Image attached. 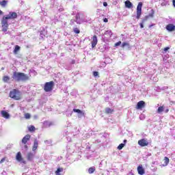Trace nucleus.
I'll return each mask as SVG.
<instances>
[{
	"mask_svg": "<svg viewBox=\"0 0 175 175\" xmlns=\"http://www.w3.org/2000/svg\"><path fill=\"white\" fill-rule=\"evenodd\" d=\"M17 18V13L14 12H10L8 15L3 16L1 19L2 31L7 32L9 29V23L8 20H14Z\"/></svg>",
	"mask_w": 175,
	"mask_h": 175,
	"instance_id": "nucleus-1",
	"label": "nucleus"
},
{
	"mask_svg": "<svg viewBox=\"0 0 175 175\" xmlns=\"http://www.w3.org/2000/svg\"><path fill=\"white\" fill-rule=\"evenodd\" d=\"M12 79L16 81H27V80H29V77L23 72H14Z\"/></svg>",
	"mask_w": 175,
	"mask_h": 175,
	"instance_id": "nucleus-2",
	"label": "nucleus"
},
{
	"mask_svg": "<svg viewBox=\"0 0 175 175\" xmlns=\"http://www.w3.org/2000/svg\"><path fill=\"white\" fill-rule=\"evenodd\" d=\"M10 98L14 99V100H21L23 96H21V92L17 89H13L10 92L9 94Z\"/></svg>",
	"mask_w": 175,
	"mask_h": 175,
	"instance_id": "nucleus-3",
	"label": "nucleus"
},
{
	"mask_svg": "<svg viewBox=\"0 0 175 175\" xmlns=\"http://www.w3.org/2000/svg\"><path fill=\"white\" fill-rule=\"evenodd\" d=\"M54 88V81H51L49 82H46L44 85V90L45 92H51Z\"/></svg>",
	"mask_w": 175,
	"mask_h": 175,
	"instance_id": "nucleus-4",
	"label": "nucleus"
},
{
	"mask_svg": "<svg viewBox=\"0 0 175 175\" xmlns=\"http://www.w3.org/2000/svg\"><path fill=\"white\" fill-rule=\"evenodd\" d=\"M142 8H143V3L139 2L137 6V16L136 18L137 20L140 19V17L142 16Z\"/></svg>",
	"mask_w": 175,
	"mask_h": 175,
	"instance_id": "nucleus-5",
	"label": "nucleus"
},
{
	"mask_svg": "<svg viewBox=\"0 0 175 175\" xmlns=\"http://www.w3.org/2000/svg\"><path fill=\"white\" fill-rule=\"evenodd\" d=\"M138 144L139 146H140V147H147L149 143L148 141H147V139L144 138L138 141Z\"/></svg>",
	"mask_w": 175,
	"mask_h": 175,
	"instance_id": "nucleus-6",
	"label": "nucleus"
},
{
	"mask_svg": "<svg viewBox=\"0 0 175 175\" xmlns=\"http://www.w3.org/2000/svg\"><path fill=\"white\" fill-rule=\"evenodd\" d=\"M92 49H94V47H96V45L98 44V37L96 35L93 36L92 38Z\"/></svg>",
	"mask_w": 175,
	"mask_h": 175,
	"instance_id": "nucleus-7",
	"label": "nucleus"
},
{
	"mask_svg": "<svg viewBox=\"0 0 175 175\" xmlns=\"http://www.w3.org/2000/svg\"><path fill=\"white\" fill-rule=\"evenodd\" d=\"M143 107H146V103L143 100H141L137 103L135 109H137V110H140L143 109Z\"/></svg>",
	"mask_w": 175,
	"mask_h": 175,
	"instance_id": "nucleus-8",
	"label": "nucleus"
},
{
	"mask_svg": "<svg viewBox=\"0 0 175 175\" xmlns=\"http://www.w3.org/2000/svg\"><path fill=\"white\" fill-rule=\"evenodd\" d=\"M138 174L143 175L146 173V171L144 170V168H143V165H140L137 168Z\"/></svg>",
	"mask_w": 175,
	"mask_h": 175,
	"instance_id": "nucleus-9",
	"label": "nucleus"
},
{
	"mask_svg": "<svg viewBox=\"0 0 175 175\" xmlns=\"http://www.w3.org/2000/svg\"><path fill=\"white\" fill-rule=\"evenodd\" d=\"M31 139V135L29 134L26 135L22 139V143L23 144H27L28 142H29V139Z\"/></svg>",
	"mask_w": 175,
	"mask_h": 175,
	"instance_id": "nucleus-10",
	"label": "nucleus"
},
{
	"mask_svg": "<svg viewBox=\"0 0 175 175\" xmlns=\"http://www.w3.org/2000/svg\"><path fill=\"white\" fill-rule=\"evenodd\" d=\"M167 31H169V32H173V31L175 30V25L173 24H168L166 26Z\"/></svg>",
	"mask_w": 175,
	"mask_h": 175,
	"instance_id": "nucleus-11",
	"label": "nucleus"
},
{
	"mask_svg": "<svg viewBox=\"0 0 175 175\" xmlns=\"http://www.w3.org/2000/svg\"><path fill=\"white\" fill-rule=\"evenodd\" d=\"M1 116L3 118H6L7 120L10 118V115L9 113L6 112V111H1Z\"/></svg>",
	"mask_w": 175,
	"mask_h": 175,
	"instance_id": "nucleus-12",
	"label": "nucleus"
},
{
	"mask_svg": "<svg viewBox=\"0 0 175 175\" xmlns=\"http://www.w3.org/2000/svg\"><path fill=\"white\" fill-rule=\"evenodd\" d=\"M33 157H35V154H33V153L31 152H28L27 155V161H32L33 159Z\"/></svg>",
	"mask_w": 175,
	"mask_h": 175,
	"instance_id": "nucleus-13",
	"label": "nucleus"
},
{
	"mask_svg": "<svg viewBox=\"0 0 175 175\" xmlns=\"http://www.w3.org/2000/svg\"><path fill=\"white\" fill-rule=\"evenodd\" d=\"M39 145V143L38 142L37 139L34 140L33 145L32 147V151H36L38 150V146Z\"/></svg>",
	"mask_w": 175,
	"mask_h": 175,
	"instance_id": "nucleus-14",
	"label": "nucleus"
},
{
	"mask_svg": "<svg viewBox=\"0 0 175 175\" xmlns=\"http://www.w3.org/2000/svg\"><path fill=\"white\" fill-rule=\"evenodd\" d=\"M16 161L21 162L23 161V156H21V152H18L16 157Z\"/></svg>",
	"mask_w": 175,
	"mask_h": 175,
	"instance_id": "nucleus-15",
	"label": "nucleus"
},
{
	"mask_svg": "<svg viewBox=\"0 0 175 175\" xmlns=\"http://www.w3.org/2000/svg\"><path fill=\"white\" fill-rule=\"evenodd\" d=\"M154 14H155V11H154V10H151V12L145 17L146 20H147L148 18H149V17H150L151 18H152V17H154Z\"/></svg>",
	"mask_w": 175,
	"mask_h": 175,
	"instance_id": "nucleus-16",
	"label": "nucleus"
},
{
	"mask_svg": "<svg viewBox=\"0 0 175 175\" xmlns=\"http://www.w3.org/2000/svg\"><path fill=\"white\" fill-rule=\"evenodd\" d=\"M113 111H114L113 109H111L109 107L105 108V113L106 114H111V113H113Z\"/></svg>",
	"mask_w": 175,
	"mask_h": 175,
	"instance_id": "nucleus-17",
	"label": "nucleus"
},
{
	"mask_svg": "<svg viewBox=\"0 0 175 175\" xmlns=\"http://www.w3.org/2000/svg\"><path fill=\"white\" fill-rule=\"evenodd\" d=\"M164 164L163 165V166H167V165H169V162H170V160L167 157H164Z\"/></svg>",
	"mask_w": 175,
	"mask_h": 175,
	"instance_id": "nucleus-18",
	"label": "nucleus"
},
{
	"mask_svg": "<svg viewBox=\"0 0 175 175\" xmlns=\"http://www.w3.org/2000/svg\"><path fill=\"white\" fill-rule=\"evenodd\" d=\"M124 3L126 8H128L129 9H131V8H132V3L130 1H126Z\"/></svg>",
	"mask_w": 175,
	"mask_h": 175,
	"instance_id": "nucleus-19",
	"label": "nucleus"
},
{
	"mask_svg": "<svg viewBox=\"0 0 175 175\" xmlns=\"http://www.w3.org/2000/svg\"><path fill=\"white\" fill-rule=\"evenodd\" d=\"M0 5L2 6V8H6V5H8V1L3 0L2 1H0Z\"/></svg>",
	"mask_w": 175,
	"mask_h": 175,
	"instance_id": "nucleus-20",
	"label": "nucleus"
},
{
	"mask_svg": "<svg viewBox=\"0 0 175 175\" xmlns=\"http://www.w3.org/2000/svg\"><path fill=\"white\" fill-rule=\"evenodd\" d=\"M62 172H64V168L59 167V168H57V170L55 171V173L56 175H61V174H59V173H61Z\"/></svg>",
	"mask_w": 175,
	"mask_h": 175,
	"instance_id": "nucleus-21",
	"label": "nucleus"
},
{
	"mask_svg": "<svg viewBox=\"0 0 175 175\" xmlns=\"http://www.w3.org/2000/svg\"><path fill=\"white\" fill-rule=\"evenodd\" d=\"M20 46L18 45H16L15 46V49H14V54H17V53H18V51H20Z\"/></svg>",
	"mask_w": 175,
	"mask_h": 175,
	"instance_id": "nucleus-22",
	"label": "nucleus"
},
{
	"mask_svg": "<svg viewBox=\"0 0 175 175\" xmlns=\"http://www.w3.org/2000/svg\"><path fill=\"white\" fill-rule=\"evenodd\" d=\"M94 172H95V167H91L89 168V170H88L89 174H92V173H94Z\"/></svg>",
	"mask_w": 175,
	"mask_h": 175,
	"instance_id": "nucleus-23",
	"label": "nucleus"
},
{
	"mask_svg": "<svg viewBox=\"0 0 175 175\" xmlns=\"http://www.w3.org/2000/svg\"><path fill=\"white\" fill-rule=\"evenodd\" d=\"M73 111H74V113H78L79 114H82L83 116H84L83 111H81L80 109H74Z\"/></svg>",
	"mask_w": 175,
	"mask_h": 175,
	"instance_id": "nucleus-24",
	"label": "nucleus"
},
{
	"mask_svg": "<svg viewBox=\"0 0 175 175\" xmlns=\"http://www.w3.org/2000/svg\"><path fill=\"white\" fill-rule=\"evenodd\" d=\"M105 35H108L109 36V38H111V36L113 35V32L111 31V30H107L105 32Z\"/></svg>",
	"mask_w": 175,
	"mask_h": 175,
	"instance_id": "nucleus-25",
	"label": "nucleus"
},
{
	"mask_svg": "<svg viewBox=\"0 0 175 175\" xmlns=\"http://www.w3.org/2000/svg\"><path fill=\"white\" fill-rule=\"evenodd\" d=\"M9 80H10V77H9L8 76H4L3 77V81H4V83H8V81H9Z\"/></svg>",
	"mask_w": 175,
	"mask_h": 175,
	"instance_id": "nucleus-26",
	"label": "nucleus"
},
{
	"mask_svg": "<svg viewBox=\"0 0 175 175\" xmlns=\"http://www.w3.org/2000/svg\"><path fill=\"white\" fill-rule=\"evenodd\" d=\"M163 110H164L163 106L159 107L157 109V113H162Z\"/></svg>",
	"mask_w": 175,
	"mask_h": 175,
	"instance_id": "nucleus-27",
	"label": "nucleus"
},
{
	"mask_svg": "<svg viewBox=\"0 0 175 175\" xmlns=\"http://www.w3.org/2000/svg\"><path fill=\"white\" fill-rule=\"evenodd\" d=\"M35 126H30L29 127V132H35Z\"/></svg>",
	"mask_w": 175,
	"mask_h": 175,
	"instance_id": "nucleus-28",
	"label": "nucleus"
},
{
	"mask_svg": "<svg viewBox=\"0 0 175 175\" xmlns=\"http://www.w3.org/2000/svg\"><path fill=\"white\" fill-rule=\"evenodd\" d=\"M124 147H125V144H120L118 146V150H122L124 148Z\"/></svg>",
	"mask_w": 175,
	"mask_h": 175,
	"instance_id": "nucleus-29",
	"label": "nucleus"
},
{
	"mask_svg": "<svg viewBox=\"0 0 175 175\" xmlns=\"http://www.w3.org/2000/svg\"><path fill=\"white\" fill-rule=\"evenodd\" d=\"M25 118H26V120H29V118H31V114H29V113H25Z\"/></svg>",
	"mask_w": 175,
	"mask_h": 175,
	"instance_id": "nucleus-30",
	"label": "nucleus"
},
{
	"mask_svg": "<svg viewBox=\"0 0 175 175\" xmlns=\"http://www.w3.org/2000/svg\"><path fill=\"white\" fill-rule=\"evenodd\" d=\"M73 31L75 32V33H77V34L80 33V29H79V28L77 27L74 28Z\"/></svg>",
	"mask_w": 175,
	"mask_h": 175,
	"instance_id": "nucleus-31",
	"label": "nucleus"
},
{
	"mask_svg": "<svg viewBox=\"0 0 175 175\" xmlns=\"http://www.w3.org/2000/svg\"><path fill=\"white\" fill-rule=\"evenodd\" d=\"M93 76L94 77H99V72L98 71H94Z\"/></svg>",
	"mask_w": 175,
	"mask_h": 175,
	"instance_id": "nucleus-32",
	"label": "nucleus"
},
{
	"mask_svg": "<svg viewBox=\"0 0 175 175\" xmlns=\"http://www.w3.org/2000/svg\"><path fill=\"white\" fill-rule=\"evenodd\" d=\"M44 124L45 125H49V126H51V125H53V122H49V121H44Z\"/></svg>",
	"mask_w": 175,
	"mask_h": 175,
	"instance_id": "nucleus-33",
	"label": "nucleus"
},
{
	"mask_svg": "<svg viewBox=\"0 0 175 175\" xmlns=\"http://www.w3.org/2000/svg\"><path fill=\"white\" fill-rule=\"evenodd\" d=\"M126 46H129V43H128V42H122V47L124 49V47H126Z\"/></svg>",
	"mask_w": 175,
	"mask_h": 175,
	"instance_id": "nucleus-34",
	"label": "nucleus"
},
{
	"mask_svg": "<svg viewBox=\"0 0 175 175\" xmlns=\"http://www.w3.org/2000/svg\"><path fill=\"white\" fill-rule=\"evenodd\" d=\"M121 41H119L115 44V47H118V46L121 45Z\"/></svg>",
	"mask_w": 175,
	"mask_h": 175,
	"instance_id": "nucleus-35",
	"label": "nucleus"
},
{
	"mask_svg": "<svg viewBox=\"0 0 175 175\" xmlns=\"http://www.w3.org/2000/svg\"><path fill=\"white\" fill-rule=\"evenodd\" d=\"M167 50H170V47L167 46L163 49V51H165V53H166Z\"/></svg>",
	"mask_w": 175,
	"mask_h": 175,
	"instance_id": "nucleus-36",
	"label": "nucleus"
},
{
	"mask_svg": "<svg viewBox=\"0 0 175 175\" xmlns=\"http://www.w3.org/2000/svg\"><path fill=\"white\" fill-rule=\"evenodd\" d=\"M5 161H6V157H3V158L0 161V163H3V162H5Z\"/></svg>",
	"mask_w": 175,
	"mask_h": 175,
	"instance_id": "nucleus-37",
	"label": "nucleus"
},
{
	"mask_svg": "<svg viewBox=\"0 0 175 175\" xmlns=\"http://www.w3.org/2000/svg\"><path fill=\"white\" fill-rule=\"evenodd\" d=\"M103 21H104V23H109V19H107V18H105L103 19Z\"/></svg>",
	"mask_w": 175,
	"mask_h": 175,
	"instance_id": "nucleus-38",
	"label": "nucleus"
},
{
	"mask_svg": "<svg viewBox=\"0 0 175 175\" xmlns=\"http://www.w3.org/2000/svg\"><path fill=\"white\" fill-rule=\"evenodd\" d=\"M71 64H72V65H75V64H76V60L75 59H72L71 61Z\"/></svg>",
	"mask_w": 175,
	"mask_h": 175,
	"instance_id": "nucleus-39",
	"label": "nucleus"
},
{
	"mask_svg": "<svg viewBox=\"0 0 175 175\" xmlns=\"http://www.w3.org/2000/svg\"><path fill=\"white\" fill-rule=\"evenodd\" d=\"M103 6H105L106 8L107 6V2L104 1L103 2Z\"/></svg>",
	"mask_w": 175,
	"mask_h": 175,
	"instance_id": "nucleus-40",
	"label": "nucleus"
},
{
	"mask_svg": "<svg viewBox=\"0 0 175 175\" xmlns=\"http://www.w3.org/2000/svg\"><path fill=\"white\" fill-rule=\"evenodd\" d=\"M172 5L174 8H175V0H172Z\"/></svg>",
	"mask_w": 175,
	"mask_h": 175,
	"instance_id": "nucleus-41",
	"label": "nucleus"
},
{
	"mask_svg": "<svg viewBox=\"0 0 175 175\" xmlns=\"http://www.w3.org/2000/svg\"><path fill=\"white\" fill-rule=\"evenodd\" d=\"M140 28H144V25H143V23H140Z\"/></svg>",
	"mask_w": 175,
	"mask_h": 175,
	"instance_id": "nucleus-42",
	"label": "nucleus"
},
{
	"mask_svg": "<svg viewBox=\"0 0 175 175\" xmlns=\"http://www.w3.org/2000/svg\"><path fill=\"white\" fill-rule=\"evenodd\" d=\"M155 25V24H152L149 25V28H152V27H154Z\"/></svg>",
	"mask_w": 175,
	"mask_h": 175,
	"instance_id": "nucleus-43",
	"label": "nucleus"
},
{
	"mask_svg": "<svg viewBox=\"0 0 175 175\" xmlns=\"http://www.w3.org/2000/svg\"><path fill=\"white\" fill-rule=\"evenodd\" d=\"M2 14H3V12H2V10H0V16H2Z\"/></svg>",
	"mask_w": 175,
	"mask_h": 175,
	"instance_id": "nucleus-44",
	"label": "nucleus"
},
{
	"mask_svg": "<svg viewBox=\"0 0 175 175\" xmlns=\"http://www.w3.org/2000/svg\"><path fill=\"white\" fill-rule=\"evenodd\" d=\"M165 113H169V109H168L165 110Z\"/></svg>",
	"mask_w": 175,
	"mask_h": 175,
	"instance_id": "nucleus-45",
	"label": "nucleus"
},
{
	"mask_svg": "<svg viewBox=\"0 0 175 175\" xmlns=\"http://www.w3.org/2000/svg\"><path fill=\"white\" fill-rule=\"evenodd\" d=\"M25 148H28V146L27 145H25Z\"/></svg>",
	"mask_w": 175,
	"mask_h": 175,
	"instance_id": "nucleus-46",
	"label": "nucleus"
},
{
	"mask_svg": "<svg viewBox=\"0 0 175 175\" xmlns=\"http://www.w3.org/2000/svg\"><path fill=\"white\" fill-rule=\"evenodd\" d=\"M123 142H124V143L125 144V143H126V139H124Z\"/></svg>",
	"mask_w": 175,
	"mask_h": 175,
	"instance_id": "nucleus-47",
	"label": "nucleus"
}]
</instances>
